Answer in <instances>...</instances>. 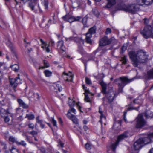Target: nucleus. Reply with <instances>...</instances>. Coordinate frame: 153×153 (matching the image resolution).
I'll return each mask as SVG.
<instances>
[{"instance_id":"1","label":"nucleus","mask_w":153,"mask_h":153,"mask_svg":"<svg viewBox=\"0 0 153 153\" xmlns=\"http://www.w3.org/2000/svg\"><path fill=\"white\" fill-rule=\"evenodd\" d=\"M128 54L134 67H137L140 64L145 62L148 59V55L147 53L142 51H139L137 52L131 51Z\"/></svg>"},{"instance_id":"2","label":"nucleus","mask_w":153,"mask_h":153,"mask_svg":"<svg viewBox=\"0 0 153 153\" xmlns=\"http://www.w3.org/2000/svg\"><path fill=\"white\" fill-rule=\"evenodd\" d=\"M147 22V20H145L144 23L146 25L140 32L143 36L146 39L153 36V27L151 25H148Z\"/></svg>"},{"instance_id":"3","label":"nucleus","mask_w":153,"mask_h":153,"mask_svg":"<svg viewBox=\"0 0 153 153\" xmlns=\"http://www.w3.org/2000/svg\"><path fill=\"white\" fill-rule=\"evenodd\" d=\"M131 81V80L129 79L126 77H120L119 78L114 80V82L117 84L119 88V92H122L124 87L127 83H129Z\"/></svg>"},{"instance_id":"4","label":"nucleus","mask_w":153,"mask_h":153,"mask_svg":"<svg viewBox=\"0 0 153 153\" xmlns=\"http://www.w3.org/2000/svg\"><path fill=\"white\" fill-rule=\"evenodd\" d=\"M139 9L138 5L132 4L123 5L120 7V9L132 14H135Z\"/></svg>"},{"instance_id":"5","label":"nucleus","mask_w":153,"mask_h":153,"mask_svg":"<svg viewBox=\"0 0 153 153\" xmlns=\"http://www.w3.org/2000/svg\"><path fill=\"white\" fill-rule=\"evenodd\" d=\"M99 84L101 85L102 88V92L105 95L108 99L110 102H112L114 97V92H111L107 93L106 91L107 84L103 81L99 82Z\"/></svg>"},{"instance_id":"6","label":"nucleus","mask_w":153,"mask_h":153,"mask_svg":"<svg viewBox=\"0 0 153 153\" xmlns=\"http://www.w3.org/2000/svg\"><path fill=\"white\" fill-rule=\"evenodd\" d=\"M117 42L114 37L109 39L107 36H105L100 39L99 45L101 46H105L110 44L111 42Z\"/></svg>"},{"instance_id":"7","label":"nucleus","mask_w":153,"mask_h":153,"mask_svg":"<svg viewBox=\"0 0 153 153\" xmlns=\"http://www.w3.org/2000/svg\"><path fill=\"white\" fill-rule=\"evenodd\" d=\"M128 137V135L127 132H125L122 134L120 135L118 137L117 141L114 143L112 144L111 145V148L114 152L115 151V149L116 147L118 145L120 141H121L127 137Z\"/></svg>"},{"instance_id":"8","label":"nucleus","mask_w":153,"mask_h":153,"mask_svg":"<svg viewBox=\"0 0 153 153\" xmlns=\"http://www.w3.org/2000/svg\"><path fill=\"white\" fill-rule=\"evenodd\" d=\"M28 5L31 10L36 13L38 10V7H39L38 0H31L28 3Z\"/></svg>"},{"instance_id":"9","label":"nucleus","mask_w":153,"mask_h":153,"mask_svg":"<svg viewBox=\"0 0 153 153\" xmlns=\"http://www.w3.org/2000/svg\"><path fill=\"white\" fill-rule=\"evenodd\" d=\"M146 124V122L143 119V115L141 114L139 115L137 118L136 127L140 128L144 126Z\"/></svg>"},{"instance_id":"10","label":"nucleus","mask_w":153,"mask_h":153,"mask_svg":"<svg viewBox=\"0 0 153 153\" xmlns=\"http://www.w3.org/2000/svg\"><path fill=\"white\" fill-rule=\"evenodd\" d=\"M10 84L13 87L14 91L16 92L15 88L17 86L18 84L21 83V80L19 76H18L16 78L10 79Z\"/></svg>"},{"instance_id":"11","label":"nucleus","mask_w":153,"mask_h":153,"mask_svg":"<svg viewBox=\"0 0 153 153\" xmlns=\"http://www.w3.org/2000/svg\"><path fill=\"white\" fill-rule=\"evenodd\" d=\"M72 40H74V41L79 42L81 45L84 44V40L81 38L71 37L68 38H65V40L66 41H69Z\"/></svg>"},{"instance_id":"12","label":"nucleus","mask_w":153,"mask_h":153,"mask_svg":"<svg viewBox=\"0 0 153 153\" xmlns=\"http://www.w3.org/2000/svg\"><path fill=\"white\" fill-rule=\"evenodd\" d=\"M67 116V117L71 120L74 123L76 124L78 123V119L76 118L75 115L72 114L71 113H70V111H68Z\"/></svg>"},{"instance_id":"13","label":"nucleus","mask_w":153,"mask_h":153,"mask_svg":"<svg viewBox=\"0 0 153 153\" xmlns=\"http://www.w3.org/2000/svg\"><path fill=\"white\" fill-rule=\"evenodd\" d=\"M48 3L47 1H43L42 4L39 7H38V9H39L40 12H42V10L45 9L46 10L48 8Z\"/></svg>"},{"instance_id":"14","label":"nucleus","mask_w":153,"mask_h":153,"mask_svg":"<svg viewBox=\"0 0 153 153\" xmlns=\"http://www.w3.org/2000/svg\"><path fill=\"white\" fill-rule=\"evenodd\" d=\"M41 42L42 43L41 45H42L41 48L43 49H45V51L47 53H49L50 52V50L49 47V45L47 43L44 42L42 39H40Z\"/></svg>"},{"instance_id":"15","label":"nucleus","mask_w":153,"mask_h":153,"mask_svg":"<svg viewBox=\"0 0 153 153\" xmlns=\"http://www.w3.org/2000/svg\"><path fill=\"white\" fill-rule=\"evenodd\" d=\"M153 138V133L150 134L148 137H145L144 138H140V139H142L143 140L142 141L143 146L145 144H146L149 143L151 141V138Z\"/></svg>"},{"instance_id":"16","label":"nucleus","mask_w":153,"mask_h":153,"mask_svg":"<svg viewBox=\"0 0 153 153\" xmlns=\"http://www.w3.org/2000/svg\"><path fill=\"white\" fill-rule=\"evenodd\" d=\"M143 140L139 139L135 142L134 144V147L135 150H137L140 149L143 146L142 143Z\"/></svg>"},{"instance_id":"17","label":"nucleus","mask_w":153,"mask_h":153,"mask_svg":"<svg viewBox=\"0 0 153 153\" xmlns=\"http://www.w3.org/2000/svg\"><path fill=\"white\" fill-rule=\"evenodd\" d=\"M57 45L62 53L65 52L66 48L64 45L63 41L61 40L59 41L57 43Z\"/></svg>"},{"instance_id":"18","label":"nucleus","mask_w":153,"mask_h":153,"mask_svg":"<svg viewBox=\"0 0 153 153\" xmlns=\"http://www.w3.org/2000/svg\"><path fill=\"white\" fill-rule=\"evenodd\" d=\"M63 74L64 75L68 76L66 80V81L72 82L73 75L72 74L71 72L69 71L68 73H66L65 72H64Z\"/></svg>"},{"instance_id":"19","label":"nucleus","mask_w":153,"mask_h":153,"mask_svg":"<svg viewBox=\"0 0 153 153\" xmlns=\"http://www.w3.org/2000/svg\"><path fill=\"white\" fill-rule=\"evenodd\" d=\"M6 44L7 45L10 47V49L13 53L14 54V55L16 56V52L15 51V47L14 46L10 41H8L7 42Z\"/></svg>"},{"instance_id":"20","label":"nucleus","mask_w":153,"mask_h":153,"mask_svg":"<svg viewBox=\"0 0 153 153\" xmlns=\"http://www.w3.org/2000/svg\"><path fill=\"white\" fill-rule=\"evenodd\" d=\"M17 102H18L19 105L21 107H22L23 108H26L28 107V105L24 103V102L20 99H17Z\"/></svg>"},{"instance_id":"21","label":"nucleus","mask_w":153,"mask_h":153,"mask_svg":"<svg viewBox=\"0 0 153 153\" xmlns=\"http://www.w3.org/2000/svg\"><path fill=\"white\" fill-rule=\"evenodd\" d=\"M91 37L92 35H91V34H89V33H87L86 34V42L88 43L91 44L92 42V40L91 39Z\"/></svg>"},{"instance_id":"22","label":"nucleus","mask_w":153,"mask_h":153,"mask_svg":"<svg viewBox=\"0 0 153 153\" xmlns=\"http://www.w3.org/2000/svg\"><path fill=\"white\" fill-rule=\"evenodd\" d=\"M107 1L108 3L107 7L108 8H110L116 3L115 0H107Z\"/></svg>"},{"instance_id":"23","label":"nucleus","mask_w":153,"mask_h":153,"mask_svg":"<svg viewBox=\"0 0 153 153\" xmlns=\"http://www.w3.org/2000/svg\"><path fill=\"white\" fill-rule=\"evenodd\" d=\"M142 2L146 5H151L153 2V0H141Z\"/></svg>"},{"instance_id":"24","label":"nucleus","mask_w":153,"mask_h":153,"mask_svg":"<svg viewBox=\"0 0 153 153\" xmlns=\"http://www.w3.org/2000/svg\"><path fill=\"white\" fill-rule=\"evenodd\" d=\"M153 116V113L150 110L147 111L145 114V116L146 118H152Z\"/></svg>"},{"instance_id":"25","label":"nucleus","mask_w":153,"mask_h":153,"mask_svg":"<svg viewBox=\"0 0 153 153\" xmlns=\"http://www.w3.org/2000/svg\"><path fill=\"white\" fill-rule=\"evenodd\" d=\"M99 112L100 114V117L101 119L100 120V122L101 124L102 125V119L103 118L105 120L106 119V118H105V116L103 115V114H102V111L100 110V107H99Z\"/></svg>"},{"instance_id":"26","label":"nucleus","mask_w":153,"mask_h":153,"mask_svg":"<svg viewBox=\"0 0 153 153\" xmlns=\"http://www.w3.org/2000/svg\"><path fill=\"white\" fill-rule=\"evenodd\" d=\"M8 113V111L3 108L0 107V113L2 117H3L4 115Z\"/></svg>"},{"instance_id":"27","label":"nucleus","mask_w":153,"mask_h":153,"mask_svg":"<svg viewBox=\"0 0 153 153\" xmlns=\"http://www.w3.org/2000/svg\"><path fill=\"white\" fill-rule=\"evenodd\" d=\"M0 26L2 28L5 29L7 27V25L4 21L1 19H0Z\"/></svg>"},{"instance_id":"28","label":"nucleus","mask_w":153,"mask_h":153,"mask_svg":"<svg viewBox=\"0 0 153 153\" xmlns=\"http://www.w3.org/2000/svg\"><path fill=\"white\" fill-rule=\"evenodd\" d=\"M95 32L96 27H93L89 29L87 33L91 34V35H92V34H94L95 33Z\"/></svg>"},{"instance_id":"29","label":"nucleus","mask_w":153,"mask_h":153,"mask_svg":"<svg viewBox=\"0 0 153 153\" xmlns=\"http://www.w3.org/2000/svg\"><path fill=\"white\" fill-rule=\"evenodd\" d=\"M147 75L149 78H153V68L148 71Z\"/></svg>"},{"instance_id":"30","label":"nucleus","mask_w":153,"mask_h":153,"mask_svg":"<svg viewBox=\"0 0 153 153\" xmlns=\"http://www.w3.org/2000/svg\"><path fill=\"white\" fill-rule=\"evenodd\" d=\"M85 95V100L87 102L91 103V100L88 96V94L86 93H84Z\"/></svg>"},{"instance_id":"31","label":"nucleus","mask_w":153,"mask_h":153,"mask_svg":"<svg viewBox=\"0 0 153 153\" xmlns=\"http://www.w3.org/2000/svg\"><path fill=\"white\" fill-rule=\"evenodd\" d=\"M12 69L15 71H17L19 69V66L17 64H15L11 66Z\"/></svg>"},{"instance_id":"32","label":"nucleus","mask_w":153,"mask_h":153,"mask_svg":"<svg viewBox=\"0 0 153 153\" xmlns=\"http://www.w3.org/2000/svg\"><path fill=\"white\" fill-rule=\"evenodd\" d=\"M44 73L47 77H49L51 76L52 74V72L48 70L45 71Z\"/></svg>"},{"instance_id":"33","label":"nucleus","mask_w":153,"mask_h":153,"mask_svg":"<svg viewBox=\"0 0 153 153\" xmlns=\"http://www.w3.org/2000/svg\"><path fill=\"white\" fill-rule=\"evenodd\" d=\"M122 62L123 64H126L127 61V57L126 56H124L123 57L121 58L120 60Z\"/></svg>"},{"instance_id":"34","label":"nucleus","mask_w":153,"mask_h":153,"mask_svg":"<svg viewBox=\"0 0 153 153\" xmlns=\"http://www.w3.org/2000/svg\"><path fill=\"white\" fill-rule=\"evenodd\" d=\"M25 118H27L29 120H31L34 118V116L33 114H27Z\"/></svg>"},{"instance_id":"35","label":"nucleus","mask_w":153,"mask_h":153,"mask_svg":"<svg viewBox=\"0 0 153 153\" xmlns=\"http://www.w3.org/2000/svg\"><path fill=\"white\" fill-rule=\"evenodd\" d=\"M44 64L45 66V67H42L39 68V69H43L45 68H47L49 66V64L48 62L46 61H44Z\"/></svg>"},{"instance_id":"36","label":"nucleus","mask_w":153,"mask_h":153,"mask_svg":"<svg viewBox=\"0 0 153 153\" xmlns=\"http://www.w3.org/2000/svg\"><path fill=\"white\" fill-rule=\"evenodd\" d=\"M54 88L55 89L58 88V90L59 91H61L62 89V88L61 85L58 84H56V86L54 87Z\"/></svg>"},{"instance_id":"37","label":"nucleus","mask_w":153,"mask_h":153,"mask_svg":"<svg viewBox=\"0 0 153 153\" xmlns=\"http://www.w3.org/2000/svg\"><path fill=\"white\" fill-rule=\"evenodd\" d=\"M51 121L53 125V126L56 127H57V122L56 120H55L54 118L52 117Z\"/></svg>"},{"instance_id":"38","label":"nucleus","mask_w":153,"mask_h":153,"mask_svg":"<svg viewBox=\"0 0 153 153\" xmlns=\"http://www.w3.org/2000/svg\"><path fill=\"white\" fill-rule=\"evenodd\" d=\"M16 143L18 145H21L24 146H25L26 145V143L24 141H21L20 142H19L18 141L16 142Z\"/></svg>"},{"instance_id":"39","label":"nucleus","mask_w":153,"mask_h":153,"mask_svg":"<svg viewBox=\"0 0 153 153\" xmlns=\"http://www.w3.org/2000/svg\"><path fill=\"white\" fill-rule=\"evenodd\" d=\"M9 140L11 142H12L14 143H16V142H17L16 140V139L14 137H13L12 136H10L9 138Z\"/></svg>"},{"instance_id":"40","label":"nucleus","mask_w":153,"mask_h":153,"mask_svg":"<svg viewBox=\"0 0 153 153\" xmlns=\"http://www.w3.org/2000/svg\"><path fill=\"white\" fill-rule=\"evenodd\" d=\"M37 147L38 150L40 151L41 153H45V150L44 148L42 147H39L38 146H37Z\"/></svg>"},{"instance_id":"41","label":"nucleus","mask_w":153,"mask_h":153,"mask_svg":"<svg viewBox=\"0 0 153 153\" xmlns=\"http://www.w3.org/2000/svg\"><path fill=\"white\" fill-rule=\"evenodd\" d=\"M85 147L87 150H90L91 148V145L87 143L85 145Z\"/></svg>"},{"instance_id":"42","label":"nucleus","mask_w":153,"mask_h":153,"mask_svg":"<svg viewBox=\"0 0 153 153\" xmlns=\"http://www.w3.org/2000/svg\"><path fill=\"white\" fill-rule=\"evenodd\" d=\"M10 151L11 153H19L18 150L13 147L12 148Z\"/></svg>"},{"instance_id":"43","label":"nucleus","mask_w":153,"mask_h":153,"mask_svg":"<svg viewBox=\"0 0 153 153\" xmlns=\"http://www.w3.org/2000/svg\"><path fill=\"white\" fill-rule=\"evenodd\" d=\"M85 82L88 85H91L92 84L91 80L87 77L85 78Z\"/></svg>"},{"instance_id":"44","label":"nucleus","mask_w":153,"mask_h":153,"mask_svg":"<svg viewBox=\"0 0 153 153\" xmlns=\"http://www.w3.org/2000/svg\"><path fill=\"white\" fill-rule=\"evenodd\" d=\"M68 21L70 22H73L74 21V17H73V16L70 17L69 16L68 18Z\"/></svg>"},{"instance_id":"45","label":"nucleus","mask_w":153,"mask_h":153,"mask_svg":"<svg viewBox=\"0 0 153 153\" xmlns=\"http://www.w3.org/2000/svg\"><path fill=\"white\" fill-rule=\"evenodd\" d=\"M87 20V17H85L83 18L82 20V22L84 26L86 25Z\"/></svg>"},{"instance_id":"46","label":"nucleus","mask_w":153,"mask_h":153,"mask_svg":"<svg viewBox=\"0 0 153 153\" xmlns=\"http://www.w3.org/2000/svg\"><path fill=\"white\" fill-rule=\"evenodd\" d=\"M29 134L32 135L33 137H34L35 135H37L38 134L37 132L36 131H33L29 132Z\"/></svg>"},{"instance_id":"47","label":"nucleus","mask_w":153,"mask_h":153,"mask_svg":"<svg viewBox=\"0 0 153 153\" xmlns=\"http://www.w3.org/2000/svg\"><path fill=\"white\" fill-rule=\"evenodd\" d=\"M79 6V4L77 2H74L72 4V7L74 8H76Z\"/></svg>"},{"instance_id":"48","label":"nucleus","mask_w":153,"mask_h":153,"mask_svg":"<svg viewBox=\"0 0 153 153\" xmlns=\"http://www.w3.org/2000/svg\"><path fill=\"white\" fill-rule=\"evenodd\" d=\"M93 13L97 16L99 15V12L96 10H93Z\"/></svg>"},{"instance_id":"49","label":"nucleus","mask_w":153,"mask_h":153,"mask_svg":"<svg viewBox=\"0 0 153 153\" xmlns=\"http://www.w3.org/2000/svg\"><path fill=\"white\" fill-rule=\"evenodd\" d=\"M75 104V102L74 101H73L72 102H70L69 103V105L71 108H72Z\"/></svg>"},{"instance_id":"50","label":"nucleus","mask_w":153,"mask_h":153,"mask_svg":"<svg viewBox=\"0 0 153 153\" xmlns=\"http://www.w3.org/2000/svg\"><path fill=\"white\" fill-rule=\"evenodd\" d=\"M111 30L110 28H108L106 29V33L107 34H110L111 33Z\"/></svg>"},{"instance_id":"51","label":"nucleus","mask_w":153,"mask_h":153,"mask_svg":"<svg viewBox=\"0 0 153 153\" xmlns=\"http://www.w3.org/2000/svg\"><path fill=\"white\" fill-rule=\"evenodd\" d=\"M68 111H70V113L71 112H72L74 114H76V110L74 108H71V109L68 110Z\"/></svg>"},{"instance_id":"52","label":"nucleus","mask_w":153,"mask_h":153,"mask_svg":"<svg viewBox=\"0 0 153 153\" xmlns=\"http://www.w3.org/2000/svg\"><path fill=\"white\" fill-rule=\"evenodd\" d=\"M81 19V17L80 16H77L76 17H74V21H79Z\"/></svg>"},{"instance_id":"53","label":"nucleus","mask_w":153,"mask_h":153,"mask_svg":"<svg viewBox=\"0 0 153 153\" xmlns=\"http://www.w3.org/2000/svg\"><path fill=\"white\" fill-rule=\"evenodd\" d=\"M28 126L29 128L31 129H33L34 128V125L32 123L28 124Z\"/></svg>"},{"instance_id":"54","label":"nucleus","mask_w":153,"mask_h":153,"mask_svg":"<svg viewBox=\"0 0 153 153\" xmlns=\"http://www.w3.org/2000/svg\"><path fill=\"white\" fill-rule=\"evenodd\" d=\"M4 120L6 123L8 122L10 120V119L8 116H6L4 118Z\"/></svg>"},{"instance_id":"55","label":"nucleus","mask_w":153,"mask_h":153,"mask_svg":"<svg viewBox=\"0 0 153 153\" xmlns=\"http://www.w3.org/2000/svg\"><path fill=\"white\" fill-rule=\"evenodd\" d=\"M16 112L18 114H20V112H22L23 110H21V108H18L16 109Z\"/></svg>"},{"instance_id":"56","label":"nucleus","mask_w":153,"mask_h":153,"mask_svg":"<svg viewBox=\"0 0 153 153\" xmlns=\"http://www.w3.org/2000/svg\"><path fill=\"white\" fill-rule=\"evenodd\" d=\"M48 45L51 46H53L54 45V42L52 40H51L49 42Z\"/></svg>"},{"instance_id":"57","label":"nucleus","mask_w":153,"mask_h":153,"mask_svg":"<svg viewBox=\"0 0 153 153\" xmlns=\"http://www.w3.org/2000/svg\"><path fill=\"white\" fill-rule=\"evenodd\" d=\"M69 16L65 15L62 17V18L63 20L65 21H67L68 20V18Z\"/></svg>"},{"instance_id":"58","label":"nucleus","mask_w":153,"mask_h":153,"mask_svg":"<svg viewBox=\"0 0 153 153\" xmlns=\"http://www.w3.org/2000/svg\"><path fill=\"white\" fill-rule=\"evenodd\" d=\"M42 122L43 121H42L39 123L40 124V126L41 128H44L45 125L42 123Z\"/></svg>"},{"instance_id":"59","label":"nucleus","mask_w":153,"mask_h":153,"mask_svg":"<svg viewBox=\"0 0 153 153\" xmlns=\"http://www.w3.org/2000/svg\"><path fill=\"white\" fill-rule=\"evenodd\" d=\"M39 116H38L36 118V122L37 123H40V122H41V121H42V120H40L39 119Z\"/></svg>"},{"instance_id":"60","label":"nucleus","mask_w":153,"mask_h":153,"mask_svg":"<svg viewBox=\"0 0 153 153\" xmlns=\"http://www.w3.org/2000/svg\"><path fill=\"white\" fill-rule=\"evenodd\" d=\"M127 46L123 45L121 48V50L122 51H125L127 49Z\"/></svg>"},{"instance_id":"61","label":"nucleus","mask_w":153,"mask_h":153,"mask_svg":"<svg viewBox=\"0 0 153 153\" xmlns=\"http://www.w3.org/2000/svg\"><path fill=\"white\" fill-rule=\"evenodd\" d=\"M34 97H36L38 100L39 99L40 97L39 94L36 93V94H34Z\"/></svg>"},{"instance_id":"62","label":"nucleus","mask_w":153,"mask_h":153,"mask_svg":"<svg viewBox=\"0 0 153 153\" xmlns=\"http://www.w3.org/2000/svg\"><path fill=\"white\" fill-rule=\"evenodd\" d=\"M134 109L136 110H137V108H134L133 107L128 108L127 110L128 111V110H132V109Z\"/></svg>"},{"instance_id":"63","label":"nucleus","mask_w":153,"mask_h":153,"mask_svg":"<svg viewBox=\"0 0 153 153\" xmlns=\"http://www.w3.org/2000/svg\"><path fill=\"white\" fill-rule=\"evenodd\" d=\"M126 113H127V111H126L125 112H124V120L126 122H127L126 120V117H125L126 115Z\"/></svg>"},{"instance_id":"64","label":"nucleus","mask_w":153,"mask_h":153,"mask_svg":"<svg viewBox=\"0 0 153 153\" xmlns=\"http://www.w3.org/2000/svg\"><path fill=\"white\" fill-rule=\"evenodd\" d=\"M85 93H86L87 94H91V93L88 90V89H85Z\"/></svg>"}]
</instances>
